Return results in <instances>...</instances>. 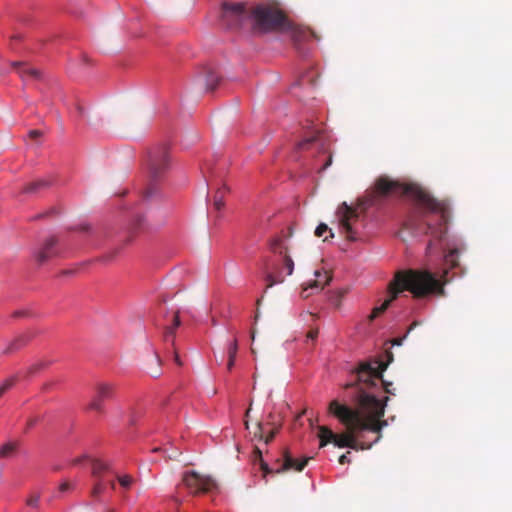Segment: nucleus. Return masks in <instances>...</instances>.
Masks as SVG:
<instances>
[{
    "mask_svg": "<svg viewBox=\"0 0 512 512\" xmlns=\"http://www.w3.org/2000/svg\"><path fill=\"white\" fill-rule=\"evenodd\" d=\"M332 164V155H329L325 164L321 167V171L327 169Z\"/></svg>",
    "mask_w": 512,
    "mask_h": 512,
    "instance_id": "79ce46f5",
    "label": "nucleus"
},
{
    "mask_svg": "<svg viewBox=\"0 0 512 512\" xmlns=\"http://www.w3.org/2000/svg\"><path fill=\"white\" fill-rule=\"evenodd\" d=\"M253 435H254L255 439L264 441L265 436H264V431H263V423L258 422L256 424L255 431H254Z\"/></svg>",
    "mask_w": 512,
    "mask_h": 512,
    "instance_id": "2f4dec72",
    "label": "nucleus"
},
{
    "mask_svg": "<svg viewBox=\"0 0 512 512\" xmlns=\"http://www.w3.org/2000/svg\"><path fill=\"white\" fill-rule=\"evenodd\" d=\"M28 341L29 337L26 335L17 337L7 346V348L3 351V354H11L19 350L20 348L25 346Z\"/></svg>",
    "mask_w": 512,
    "mask_h": 512,
    "instance_id": "f3484780",
    "label": "nucleus"
},
{
    "mask_svg": "<svg viewBox=\"0 0 512 512\" xmlns=\"http://www.w3.org/2000/svg\"><path fill=\"white\" fill-rule=\"evenodd\" d=\"M327 232H330V237H333V233L331 232V230L329 229V227L324 224V223H321L319 224L316 229H315V235L317 237H322L324 236Z\"/></svg>",
    "mask_w": 512,
    "mask_h": 512,
    "instance_id": "c756f323",
    "label": "nucleus"
},
{
    "mask_svg": "<svg viewBox=\"0 0 512 512\" xmlns=\"http://www.w3.org/2000/svg\"><path fill=\"white\" fill-rule=\"evenodd\" d=\"M183 483L192 493L209 492L216 486L212 478L202 476L196 472L185 473Z\"/></svg>",
    "mask_w": 512,
    "mask_h": 512,
    "instance_id": "1a4fd4ad",
    "label": "nucleus"
},
{
    "mask_svg": "<svg viewBox=\"0 0 512 512\" xmlns=\"http://www.w3.org/2000/svg\"><path fill=\"white\" fill-rule=\"evenodd\" d=\"M270 246L273 252L283 255V267L287 270L286 274L291 275L294 270V262L292 258L287 254V248L282 247L281 239H274Z\"/></svg>",
    "mask_w": 512,
    "mask_h": 512,
    "instance_id": "ddd939ff",
    "label": "nucleus"
},
{
    "mask_svg": "<svg viewBox=\"0 0 512 512\" xmlns=\"http://www.w3.org/2000/svg\"><path fill=\"white\" fill-rule=\"evenodd\" d=\"M147 166L150 183L143 193L145 199L150 198L155 191L152 183L160 180L170 167L168 146L163 144L153 148L149 152Z\"/></svg>",
    "mask_w": 512,
    "mask_h": 512,
    "instance_id": "423d86ee",
    "label": "nucleus"
},
{
    "mask_svg": "<svg viewBox=\"0 0 512 512\" xmlns=\"http://www.w3.org/2000/svg\"><path fill=\"white\" fill-rule=\"evenodd\" d=\"M337 215L346 238L350 241H355L357 237L356 231L353 228V223L356 222L359 217L357 209L347 205L346 202H343L337 210Z\"/></svg>",
    "mask_w": 512,
    "mask_h": 512,
    "instance_id": "6e6552de",
    "label": "nucleus"
},
{
    "mask_svg": "<svg viewBox=\"0 0 512 512\" xmlns=\"http://www.w3.org/2000/svg\"><path fill=\"white\" fill-rule=\"evenodd\" d=\"M71 273H72V271H69V270L63 272V274H71Z\"/></svg>",
    "mask_w": 512,
    "mask_h": 512,
    "instance_id": "5fc2aeb1",
    "label": "nucleus"
},
{
    "mask_svg": "<svg viewBox=\"0 0 512 512\" xmlns=\"http://www.w3.org/2000/svg\"><path fill=\"white\" fill-rule=\"evenodd\" d=\"M319 331L317 328H312L308 331L306 337L307 340L315 341L318 337Z\"/></svg>",
    "mask_w": 512,
    "mask_h": 512,
    "instance_id": "c9c22d12",
    "label": "nucleus"
},
{
    "mask_svg": "<svg viewBox=\"0 0 512 512\" xmlns=\"http://www.w3.org/2000/svg\"><path fill=\"white\" fill-rule=\"evenodd\" d=\"M236 358H228L227 368L228 370H232Z\"/></svg>",
    "mask_w": 512,
    "mask_h": 512,
    "instance_id": "c03bdc74",
    "label": "nucleus"
},
{
    "mask_svg": "<svg viewBox=\"0 0 512 512\" xmlns=\"http://www.w3.org/2000/svg\"><path fill=\"white\" fill-rule=\"evenodd\" d=\"M16 382V378L15 377H11L7 380H5V382L0 386V397H2V395L7 392L9 389H11L13 387V385L15 384Z\"/></svg>",
    "mask_w": 512,
    "mask_h": 512,
    "instance_id": "c85d7f7f",
    "label": "nucleus"
},
{
    "mask_svg": "<svg viewBox=\"0 0 512 512\" xmlns=\"http://www.w3.org/2000/svg\"><path fill=\"white\" fill-rule=\"evenodd\" d=\"M38 420H39L38 417H31L30 419H28L27 424H26V430H29L30 428H32L38 422Z\"/></svg>",
    "mask_w": 512,
    "mask_h": 512,
    "instance_id": "58836bf2",
    "label": "nucleus"
},
{
    "mask_svg": "<svg viewBox=\"0 0 512 512\" xmlns=\"http://www.w3.org/2000/svg\"><path fill=\"white\" fill-rule=\"evenodd\" d=\"M180 324L179 311H175L172 314L170 323H167L164 328V341L172 347L175 346V330L180 326Z\"/></svg>",
    "mask_w": 512,
    "mask_h": 512,
    "instance_id": "4468645a",
    "label": "nucleus"
},
{
    "mask_svg": "<svg viewBox=\"0 0 512 512\" xmlns=\"http://www.w3.org/2000/svg\"><path fill=\"white\" fill-rule=\"evenodd\" d=\"M102 402H103V400L99 399L95 395L93 397V399L91 400V402L89 403L88 409L89 410H93V411H97V412H102L103 411V404H102Z\"/></svg>",
    "mask_w": 512,
    "mask_h": 512,
    "instance_id": "cd10ccee",
    "label": "nucleus"
},
{
    "mask_svg": "<svg viewBox=\"0 0 512 512\" xmlns=\"http://www.w3.org/2000/svg\"><path fill=\"white\" fill-rule=\"evenodd\" d=\"M281 31L290 32L291 38H292L295 46L297 47V49H299V45L302 42H305L310 37L315 36L313 31H311L310 29L295 25V24L291 23L289 20H288L287 25H285V27Z\"/></svg>",
    "mask_w": 512,
    "mask_h": 512,
    "instance_id": "9b49d317",
    "label": "nucleus"
},
{
    "mask_svg": "<svg viewBox=\"0 0 512 512\" xmlns=\"http://www.w3.org/2000/svg\"><path fill=\"white\" fill-rule=\"evenodd\" d=\"M432 247V241L429 242L427 249L430 250Z\"/></svg>",
    "mask_w": 512,
    "mask_h": 512,
    "instance_id": "603ef678",
    "label": "nucleus"
},
{
    "mask_svg": "<svg viewBox=\"0 0 512 512\" xmlns=\"http://www.w3.org/2000/svg\"><path fill=\"white\" fill-rule=\"evenodd\" d=\"M30 139H37L42 136V132L40 130H31L28 133Z\"/></svg>",
    "mask_w": 512,
    "mask_h": 512,
    "instance_id": "4c0bfd02",
    "label": "nucleus"
},
{
    "mask_svg": "<svg viewBox=\"0 0 512 512\" xmlns=\"http://www.w3.org/2000/svg\"><path fill=\"white\" fill-rule=\"evenodd\" d=\"M444 285L445 281H441L435 274L426 270L399 271L388 285L390 297L380 306L375 307L369 318L372 321L386 311L402 291H409L414 298H425L432 295L444 296Z\"/></svg>",
    "mask_w": 512,
    "mask_h": 512,
    "instance_id": "7ed1b4c3",
    "label": "nucleus"
},
{
    "mask_svg": "<svg viewBox=\"0 0 512 512\" xmlns=\"http://www.w3.org/2000/svg\"><path fill=\"white\" fill-rule=\"evenodd\" d=\"M357 408L341 404L338 400L329 403L328 411L345 427L344 433L336 434L327 426H319L320 447L333 443L339 448L367 450L381 438V430L387 426L383 405L373 396L358 393L354 398Z\"/></svg>",
    "mask_w": 512,
    "mask_h": 512,
    "instance_id": "f257e3e1",
    "label": "nucleus"
},
{
    "mask_svg": "<svg viewBox=\"0 0 512 512\" xmlns=\"http://www.w3.org/2000/svg\"><path fill=\"white\" fill-rule=\"evenodd\" d=\"M338 461L340 464L343 465V464L349 463L350 459L348 458L347 454H343L339 457Z\"/></svg>",
    "mask_w": 512,
    "mask_h": 512,
    "instance_id": "a19ab883",
    "label": "nucleus"
},
{
    "mask_svg": "<svg viewBox=\"0 0 512 512\" xmlns=\"http://www.w3.org/2000/svg\"><path fill=\"white\" fill-rule=\"evenodd\" d=\"M314 275L315 279L303 289V292H305L308 288H316L318 290H322L332 280V276L327 271L316 270Z\"/></svg>",
    "mask_w": 512,
    "mask_h": 512,
    "instance_id": "dca6fc26",
    "label": "nucleus"
},
{
    "mask_svg": "<svg viewBox=\"0 0 512 512\" xmlns=\"http://www.w3.org/2000/svg\"><path fill=\"white\" fill-rule=\"evenodd\" d=\"M278 431H279V427L272 428V430L265 436L264 442L266 444L270 443L274 439V437L278 433Z\"/></svg>",
    "mask_w": 512,
    "mask_h": 512,
    "instance_id": "72a5a7b5",
    "label": "nucleus"
},
{
    "mask_svg": "<svg viewBox=\"0 0 512 512\" xmlns=\"http://www.w3.org/2000/svg\"><path fill=\"white\" fill-rule=\"evenodd\" d=\"M39 495H32L31 497H29L26 501V504L30 507H38V504H39Z\"/></svg>",
    "mask_w": 512,
    "mask_h": 512,
    "instance_id": "f704fd0d",
    "label": "nucleus"
},
{
    "mask_svg": "<svg viewBox=\"0 0 512 512\" xmlns=\"http://www.w3.org/2000/svg\"><path fill=\"white\" fill-rule=\"evenodd\" d=\"M268 280H269L268 287H272V286L275 284V281H274V280H272V275H269V276H268Z\"/></svg>",
    "mask_w": 512,
    "mask_h": 512,
    "instance_id": "de8ad7c7",
    "label": "nucleus"
},
{
    "mask_svg": "<svg viewBox=\"0 0 512 512\" xmlns=\"http://www.w3.org/2000/svg\"><path fill=\"white\" fill-rule=\"evenodd\" d=\"M459 251L458 249H452L445 255V263L451 268H455L459 265Z\"/></svg>",
    "mask_w": 512,
    "mask_h": 512,
    "instance_id": "b1692460",
    "label": "nucleus"
},
{
    "mask_svg": "<svg viewBox=\"0 0 512 512\" xmlns=\"http://www.w3.org/2000/svg\"><path fill=\"white\" fill-rule=\"evenodd\" d=\"M113 395V387L110 384L102 383L97 386L96 396L103 401L111 398Z\"/></svg>",
    "mask_w": 512,
    "mask_h": 512,
    "instance_id": "4be33fe9",
    "label": "nucleus"
},
{
    "mask_svg": "<svg viewBox=\"0 0 512 512\" xmlns=\"http://www.w3.org/2000/svg\"><path fill=\"white\" fill-rule=\"evenodd\" d=\"M69 488H70V484H69L68 482H63V483L59 486V490H60V492H65V491H67Z\"/></svg>",
    "mask_w": 512,
    "mask_h": 512,
    "instance_id": "37998d69",
    "label": "nucleus"
},
{
    "mask_svg": "<svg viewBox=\"0 0 512 512\" xmlns=\"http://www.w3.org/2000/svg\"><path fill=\"white\" fill-rule=\"evenodd\" d=\"M308 460L309 458H304L302 460L294 459L288 451H285L283 465L278 468L276 472L280 473L287 470H295L300 472L306 467Z\"/></svg>",
    "mask_w": 512,
    "mask_h": 512,
    "instance_id": "f8f14e48",
    "label": "nucleus"
},
{
    "mask_svg": "<svg viewBox=\"0 0 512 512\" xmlns=\"http://www.w3.org/2000/svg\"><path fill=\"white\" fill-rule=\"evenodd\" d=\"M107 486H109L112 490L115 489V482L114 480H106Z\"/></svg>",
    "mask_w": 512,
    "mask_h": 512,
    "instance_id": "49530a36",
    "label": "nucleus"
},
{
    "mask_svg": "<svg viewBox=\"0 0 512 512\" xmlns=\"http://www.w3.org/2000/svg\"><path fill=\"white\" fill-rule=\"evenodd\" d=\"M391 194L407 195L417 202L415 215L406 223L407 228L415 235H430L435 240H441L445 236L449 219L447 203L436 200L417 184H405L387 176H380L367 192L364 204L375 205L380 198Z\"/></svg>",
    "mask_w": 512,
    "mask_h": 512,
    "instance_id": "f03ea898",
    "label": "nucleus"
},
{
    "mask_svg": "<svg viewBox=\"0 0 512 512\" xmlns=\"http://www.w3.org/2000/svg\"><path fill=\"white\" fill-rule=\"evenodd\" d=\"M106 488V479L104 477H99L98 479H95L90 494L93 498L99 499V497L104 493Z\"/></svg>",
    "mask_w": 512,
    "mask_h": 512,
    "instance_id": "aec40b11",
    "label": "nucleus"
},
{
    "mask_svg": "<svg viewBox=\"0 0 512 512\" xmlns=\"http://www.w3.org/2000/svg\"><path fill=\"white\" fill-rule=\"evenodd\" d=\"M251 5L240 1H224L221 4V23L228 29H238L251 23Z\"/></svg>",
    "mask_w": 512,
    "mask_h": 512,
    "instance_id": "0eeeda50",
    "label": "nucleus"
},
{
    "mask_svg": "<svg viewBox=\"0 0 512 512\" xmlns=\"http://www.w3.org/2000/svg\"><path fill=\"white\" fill-rule=\"evenodd\" d=\"M172 348H173V355H174V361H175V363H176L178 366H182V361H181V359H180L179 354L177 353V351L175 350V348H174V347H172Z\"/></svg>",
    "mask_w": 512,
    "mask_h": 512,
    "instance_id": "ea45409f",
    "label": "nucleus"
},
{
    "mask_svg": "<svg viewBox=\"0 0 512 512\" xmlns=\"http://www.w3.org/2000/svg\"><path fill=\"white\" fill-rule=\"evenodd\" d=\"M403 341V338H395L391 341L392 345H401Z\"/></svg>",
    "mask_w": 512,
    "mask_h": 512,
    "instance_id": "a18cd8bd",
    "label": "nucleus"
},
{
    "mask_svg": "<svg viewBox=\"0 0 512 512\" xmlns=\"http://www.w3.org/2000/svg\"><path fill=\"white\" fill-rule=\"evenodd\" d=\"M104 512H115L113 508H106Z\"/></svg>",
    "mask_w": 512,
    "mask_h": 512,
    "instance_id": "3c124183",
    "label": "nucleus"
},
{
    "mask_svg": "<svg viewBox=\"0 0 512 512\" xmlns=\"http://www.w3.org/2000/svg\"><path fill=\"white\" fill-rule=\"evenodd\" d=\"M16 446L13 443H7L0 448V457L8 458L15 452Z\"/></svg>",
    "mask_w": 512,
    "mask_h": 512,
    "instance_id": "a878e982",
    "label": "nucleus"
},
{
    "mask_svg": "<svg viewBox=\"0 0 512 512\" xmlns=\"http://www.w3.org/2000/svg\"><path fill=\"white\" fill-rule=\"evenodd\" d=\"M58 239L55 236L46 238L41 246L35 250L34 257L39 265L59 255Z\"/></svg>",
    "mask_w": 512,
    "mask_h": 512,
    "instance_id": "9d476101",
    "label": "nucleus"
},
{
    "mask_svg": "<svg viewBox=\"0 0 512 512\" xmlns=\"http://www.w3.org/2000/svg\"><path fill=\"white\" fill-rule=\"evenodd\" d=\"M91 469H92V476L95 479H98L99 477H103V473L109 470V466L98 459H92L91 460Z\"/></svg>",
    "mask_w": 512,
    "mask_h": 512,
    "instance_id": "a211bd4d",
    "label": "nucleus"
},
{
    "mask_svg": "<svg viewBox=\"0 0 512 512\" xmlns=\"http://www.w3.org/2000/svg\"><path fill=\"white\" fill-rule=\"evenodd\" d=\"M44 366H45V363H43V362L35 363L32 366H30V368L28 369V373L33 374V373L39 371Z\"/></svg>",
    "mask_w": 512,
    "mask_h": 512,
    "instance_id": "e433bc0d",
    "label": "nucleus"
},
{
    "mask_svg": "<svg viewBox=\"0 0 512 512\" xmlns=\"http://www.w3.org/2000/svg\"><path fill=\"white\" fill-rule=\"evenodd\" d=\"M117 480L123 489H130V487L134 483V479L130 475L117 476Z\"/></svg>",
    "mask_w": 512,
    "mask_h": 512,
    "instance_id": "bb28decb",
    "label": "nucleus"
},
{
    "mask_svg": "<svg viewBox=\"0 0 512 512\" xmlns=\"http://www.w3.org/2000/svg\"><path fill=\"white\" fill-rule=\"evenodd\" d=\"M49 185H50V182L48 180H44V179L37 180V181H34V182L28 184L24 188L23 192L24 193H36L39 190L47 188Z\"/></svg>",
    "mask_w": 512,
    "mask_h": 512,
    "instance_id": "412c9836",
    "label": "nucleus"
},
{
    "mask_svg": "<svg viewBox=\"0 0 512 512\" xmlns=\"http://www.w3.org/2000/svg\"><path fill=\"white\" fill-rule=\"evenodd\" d=\"M245 427H246V429H248V428H249V423H248V421H247V420L245 421Z\"/></svg>",
    "mask_w": 512,
    "mask_h": 512,
    "instance_id": "864d4df0",
    "label": "nucleus"
},
{
    "mask_svg": "<svg viewBox=\"0 0 512 512\" xmlns=\"http://www.w3.org/2000/svg\"><path fill=\"white\" fill-rule=\"evenodd\" d=\"M317 139H318L317 136H311V137L305 138L304 140H302L301 142L298 143L297 147L300 150L308 149V146L310 144H312L313 142L317 141Z\"/></svg>",
    "mask_w": 512,
    "mask_h": 512,
    "instance_id": "7c9ffc66",
    "label": "nucleus"
},
{
    "mask_svg": "<svg viewBox=\"0 0 512 512\" xmlns=\"http://www.w3.org/2000/svg\"><path fill=\"white\" fill-rule=\"evenodd\" d=\"M249 413H250V408L246 411V415L245 416L248 417Z\"/></svg>",
    "mask_w": 512,
    "mask_h": 512,
    "instance_id": "6e6d98bb",
    "label": "nucleus"
},
{
    "mask_svg": "<svg viewBox=\"0 0 512 512\" xmlns=\"http://www.w3.org/2000/svg\"><path fill=\"white\" fill-rule=\"evenodd\" d=\"M22 315H24V312H15L14 313L15 317L22 316Z\"/></svg>",
    "mask_w": 512,
    "mask_h": 512,
    "instance_id": "09e8293b",
    "label": "nucleus"
},
{
    "mask_svg": "<svg viewBox=\"0 0 512 512\" xmlns=\"http://www.w3.org/2000/svg\"><path fill=\"white\" fill-rule=\"evenodd\" d=\"M205 82H206L207 90L213 91L217 87V84L219 82V77L215 71L209 69L206 71V74H205Z\"/></svg>",
    "mask_w": 512,
    "mask_h": 512,
    "instance_id": "5701e85b",
    "label": "nucleus"
},
{
    "mask_svg": "<svg viewBox=\"0 0 512 512\" xmlns=\"http://www.w3.org/2000/svg\"><path fill=\"white\" fill-rule=\"evenodd\" d=\"M251 23L262 31H281L288 23L285 13L273 4H258L251 8Z\"/></svg>",
    "mask_w": 512,
    "mask_h": 512,
    "instance_id": "39448f33",
    "label": "nucleus"
},
{
    "mask_svg": "<svg viewBox=\"0 0 512 512\" xmlns=\"http://www.w3.org/2000/svg\"><path fill=\"white\" fill-rule=\"evenodd\" d=\"M12 66L24 81L40 78L41 73L39 70L33 67H29L23 62H13Z\"/></svg>",
    "mask_w": 512,
    "mask_h": 512,
    "instance_id": "2eb2a0df",
    "label": "nucleus"
},
{
    "mask_svg": "<svg viewBox=\"0 0 512 512\" xmlns=\"http://www.w3.org/2000/svg\"><path fill=\"white\" fill-rule=\"evenodd\" d=\"M238 351V343L237 340L234 339L233 342L228 347V358H236Z\"/></svg>",
    "mask_w": 512,
    "mask_h": 512,
    "instance_id": "473e14b6",
    "label": "nucleus"
},
{
    "mask_svg": "<svg viewBox=\"0 0 512 512\" xmlns=\"http://www.w3.org/2000/svg\"><path fill=\"white\" fill-rule=\"evenodd\" d=\"M388 362L383 363L380 361L370 362L364 361L360 362L358 367L355 368L352 372L355 374V380L344 385V389L347 392H350L348 397L354 403V398L358 395V393H365L373 395L385 409L386 403L389 400V397L386 396L383 401L379 400L377 395L372 391L379 383L387 394L395 395V388L393 387L392 382L385 381L382 378V373L386 370L388 363L393 360V355L391 352L387 351Z\"/></svg>",
    "mask_w": 512,
    "mask_h": 512,
    "instance_id": "20e7f679",
    "label": "nucleus"
},
{
    "mask_svg": "<svg viewBox=\"0 0 512 512\" xmlns=\"http://www.w3.org/2000/svg\"><path fill=\"white\" fill-rule=\"evenodd\" d=\"M254 455L255 460H259L261 470L263 471L264 475L272 473L273 471L268 467L267 463H265L262 459V452L258 447H255L254 449Z\"/></svg>",
    "mask_w": 512,
    "mask_h": 512,
    "instance_id": "393cba45",
    "label": "nucleus"
},
{
    "mask_svg": "<svg viewBox=\"0 0 512 512\" xmlns=\"http://www.w3.org/2000/svg\"><path fill=\"white\" fill-rule=\"evenodd\" d=\"M228 187L226 185H222V187L218 188L213 197V206L216 210L220 211L224 207V197L228 192Z\"/></svg>",
    "mask_w": 512,
    "mask_h": 512,
    "instance_id": "6ab92c4d",
    "label": "nucleus"
},
{
    "mask_svg": "<svg viewBox=\"0 0 512 512\" xmlns=\"http://www.w3.org/2000/svg\"><path fill=\"white\" fill-rule=\"evenodd\" d=\"M417 325V322H414L408 329V332H410L415 326Z\"/></svg>",
    "mask_w": 512,
    "mask_h": 512,
    "instance_id": "8fccbe9b",
    "label": "nucleus"
}]
</instances>
